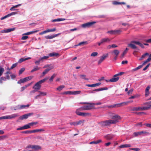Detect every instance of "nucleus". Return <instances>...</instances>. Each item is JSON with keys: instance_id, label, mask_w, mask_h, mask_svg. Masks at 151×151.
I'll list each match as a JSON object with an SVG mask.
<instances>
[{"instance_id": "obj_41", "label": "nucleus", "mask_w": 151, "mask_h": 151, "mask_svg": "<svg viewBox=\"0 0 151 151\" xmlns=\"http://www.w3.org/2000/svg\"><path fill=\"white\" fill-rule=\"evenodd\" d=\"M56 75L55 74H54L51 76L50 78L49 79V81L50 82H52L53 78L55 77Z\"/></svg>"}, {"instance_id": "obj_48", "label": "nucleus", "mask_w": 151, "mask_h": 151, "mask_svg": "<svg viewBox=\"0 0 151 151\" xmlns=\"http://www.w3.org/2000/svg\"><path fill=\"white\" fill-rule=\"evenodd\" d=\"M24 129H28L30 128V125L29 124V123L28 124L24 125Z\"/></svg>"}, {"instance_id": "obj_64", "label": "nucleus", "mask_w": 151, "mask_h": 151, "mask_svg": "<svg viewBox=\"0 0 151 151\" xmlns=\"http://www.w3.org/2000/svg\"><path fill=\"white\" fill-rule=\"evenodd\" d=\"M8 17H9V15L8 14L4 16V17H2L1 18V20H3L6 18Z\"/></svg>"}, {"instance_id": "obj_15", "label": "nucleus", "mask_w": 151, "mask_h": 151, "mask_svg": "<svg viewBox=\"0 0 151 151\" xmlns=\"http://www.w3.org/2000/svg\"><path fill=\"white\" fill-rule=\"evenodd\" d=\"M18 116V114H14L6 116V119L14 118Z\"/></svg>"}, {"instance_id": "obj_6", "label": "nucleus", "mask_w": 151, "mask_h": 151, "mask_svg": "<svg viewBox=\"0 0 151 151\" xmlns=\"http://www.w3.org/2000/svg\"><path fill=\"white\" fill-rule=\"evenodd\" d=\"M100 125L101 127H104L109 126L111 123L110 120H106L105 121H102L98 123Z\"/></svg>"}, {"instance_id": "obj_57", "label": "nucleus", "mask_w": 151, "mask_h": 151, "mask_svg": "<svg viewBox=\"0 0 151 151\" xmlns=\"http://www.w3.org/2000/svg\"><path fill=\"white\" fill-rule=\"evenodd\" d=\"M70 124L71 125H73L74 126L77 125V122H70Z\"/></svg>"}, {"instance_id": "obj_60", "label": "nucleus", "mask_w": 151, "mask_h": 151, "mask_svg": "<svg viewBox=\"0 0 151 151\" xmlns=\"http://www.w3.org/2000/svg\"><path fill=\"white\" fill-rule=\"evenodd\" d=\"M135 113L136 114L138 115H141L142 114H145V113L144 112H135Z\"/></svg>"}, {"instance_id": "obj_1", "label": "nucleus", "mask_w": 151, "mask_h": 151, "mask_svg": "<svg viewBox=\"0 0 151 151\" xmlns=\"http://www.w3.org/2000/svg\"><path fill=\"white\" fill-rule=\"evenodd\" d=\"M134 44L139 45L142 48H144L143 45L140 42L134 40L132 41L130 43L128 44V46L133 49H137V47Z\"/></svg>"}, {"instance_id": "obj_14", "label": "nucleus", "mask_w": 151, "mask_h": 151, "mask_svg": "<svg viewBox=\"0 0 151 151\" xmlns=\"http://www.w3.org/2000/svg\"><path fill=\"white\" fill-rule=\"evenodd\" d=\"M93 108V106L91 105H86L83 106L81 108L82 110H88L91 109Z\"/></svg>"}, {"instance_id": "obj_18", "label": "nucleus", "mask_w": 151, "mask_h": 151, "mask_svg": "<svg viewBox=\"0 0 151 151\" xmlns=\"http://www.w3.org/2000/svg\"><path fill=\"white\" fill-rule=\"evenodd\" d=\"M119 79V78L118 77H114V76L111 79H110V82H115L117 81Z\"/></svg>"}, {"instance_id": "obj_53", "label": "nucleus", "mask_w": 151, "mask_h": 151, "mask_svg": "<svg viewBox=\"0 0 151 151\" xmlns=\"http://www.w3.org/2000/svg\"><path fill=\"white\" fill-rule=\"evenodd\" d=\"M48 68L46 69L48 71L54 68V67L52 65L48 67Z\"/></svg>"}, {"instance_id": "obj_4", "label": "nucleus", "mask_w": 151, "mask_h": 151, "mask_svg": "<svg viewBox=\"0 0 151 151\" xmlns=\"http://www.w3.org/2000/svg\"><path fill=\"white\" fill-rule=\"evenodd\" d=\"M112 119H110L111 124H115L121 119V117L116 114H114L111 117Z\"/></svg>"}, {"instance_id": "obj_29", "label": "nucleus", "mask_w": 151, "mask_h": 151, "mask_svg": "<svg viewBox=\"0 0 151 151\" xmlns=\"http://www.w3.org/2000/svg\"><path fill=\"white\" fill-rule=\"evenodd\" d=\"M81 91H72L71 95H76L79 94L81 93Z\"/></svg>"}, {"instance_id": "obj_2", "label": "nucleus", "mask_w": 151, "mask_h": 151, "mask_svg": "<svg viewBox=\"0 0 151 151\" xmlns=\"http://www.w3.org/2000/svg\"><path fill=\"white\" fill-rule=\"evenodd\" d=\"M151 108V104L148 106L134 107H131L130 110L132 111H144L147 110Z\"/></svg>"}, {"instance_id": "obj_32", "label": "nucleus", "mask_w": 151, "mask_h": 151, "mask_svg": "<svg viewBox=\"0 0 151 151\" xmlns=\"http://www.w3.org/2000/svg\"><path fill=\"white\" fill-rule=\"evenodd\" d=\"M114 137V135L111 134H108L106 136V137L107 139L110 140Z\"/></svg>"}, {"instance_id": "obj_13", "label": "nucleus", "mask_w": 151, "mask_h": 151, "mask_svg": "<svg viewBox=\"0 0 151 151\" xmlns=\"http://www.w3.org/2000/svg\"><path fill=\"white\" fill-rule=\"evenodd\" d=\"M108 56V54L106 55H103L101 58L98 62V64H100Z\"/></svg>"}, {"instance_id": "obj_30", "label": "nucleus", "mask_w": 151, "mask_h": 151, "mask_svg": "<svg viewBox=\"0 0 151 151\" xmlns=\"http://www.w3.org/2000/svg\"><path fill=\"white\" fill-rule=\"evenodd\" d=\"M113 53L114 54L115 56H118L119 53V51L117 50H115L113 51Z\"/></svg>"}, {"instance_id": "obj_45", "label": "nucleus", "mask_w": 151, "mask_h": 151, "mask_svg": "<svg viewBox=\"0 0 151 151\" xmlns=\"http://www.w3.org/2000/svg\"><path fill=\"white\" fill-rule=\"evenodd\" d=\"M22 133L26 134H29L31 133V130H27L22 131Z\"/></svg>"}, {"instance_id": "obj_42", "label": "nucleus", "mask_w": 151, "mask_h": 151, "mask_svg": "<svg viewBox=\"0 0 151 151\" xmlns=\"http://www.w3.org/2000/svg\"><path fill=\"white\" fill-rule=\"evenodd\" d=\"M15 28H11L8 29H6L7 31V32L8 33V32H10L11 31H13L14 30H15Z\"/></svg>"}, {"instance_id": "obj_39", "label": "nucleus", "mask_w": 151, "mask_h": 151, "mask_svg": "<svg viewBox=\"0 0 151 151\" xmlns=\"http://www.w3.org/2000/svg\"><path fill=\"white\" fill-rule=\"evenodd\" d=\"M38 92L40 93V96H45L47 94V93L45 92H42L40 91H38Z\"/></svg>"}, {"instance_id": "obj_21", "label": "nucleus", "mask_w": 151, "mask_h": 151, "mask_svg": "<svg viewBox=\"0 0 151 151\" xmlns=\"http://www.w3.org/2000/svg\"><path fill=\"white\" fill-rule=\"evenodd\" d=\"M29 106V104L27 105H22L19 106H17L18 109H22L26 107H28Z\"/></svg>"}, {"instance_id": "obj_23", "label": "nucleus", "mask_w": 151, "mask_h": 151, "mask_svg": "<svg viewBox=\"0 0 151 151\" xmlns=\"http://www.w3.org/2000/svg\"><path fill=\"white\" fill-rule=\"evenodd\" d=\"M65 20L64 18H58L54 19L52 20V22H60L62 21H64Z\"/></svg>"}, {"instance_id": "obj_61", "label": "nucleus", "mask_w": 151, "mask_h": 151, "mask_svg": "<svg viewBox=\"0 0 151 151\" xmlns=\"http://www.w3.org/2000/svg\"><path fill=\"white\" fill-rule=\"evenodd\" d=\"M28 38V37L27 36H23L22 37L21 39L22 40H25L27 39Z\"/></svg>"}, {"instance_id": "obj_44", "label": "nucleus", "mask_w": 151, "mask_h": 151, "mask_svg": "<svg viewBox=\"0 0 151 151\" xmlns=\"http://www.w3.org/2000/svg\"><path fill=\"white\" fill-rule=\"evenodd\" d=\"M4 71V68L1 67L0 68V76H1L2 75Z\"/></svg>"}, {"instance_id": "obj_31", "label": "nucleus", "mask_w": 151, "mask_h": 151, "mask_svg": "<svg viewBox=\"0 0 151 151\" xmlns=\"http://www.w3.org/2000/svg\"><path fill=\"white\" fill-rule=\"evenodd\" d=\"M79 76L82 79H83L86 80H88V78H86V76L85 75H80Z\"/></svg>"}, {"instance_id": "obj_47", "label": "nucleus", "mask_w": 151, "mask_h": 151, "mask_svg": "<svg viewBox=\"0 0 151 151\" xmlns=\"http://www.w3.org/2000/svg\"><path fill=\"white\" fill-rule=\"evenodd\" d=\"M71 93H72V91H65V92H63V93H62V94H70V95H71Z\"/></svg>"}, {"instance_id": "obj_34", "label": "nucleus", "mask_w": 151, "mask_h": 151, "mask_svg": "<svg viewBox=\"0 0 151 151\" xmlns=\"http://www.w3.org/2000/svg\"><path fill=\"white\" fill-rule=\"evenodd\" d=\"M44 130L43 129H35L32 130H31V133H35L36 132H39L43 131Z\"/></svg>"}, {"instance_id": "obj_36", "label": "nucleus", "mask_w": 151, "mask_h": 151, "mask_svg": "<svg viewBox=\"0 0 151 151\" xmlns=\"http://www.w3.org/2000/svg\"><path fill=\"white\" fill-rule=\"evenodd\" d=\"M139 96H140L139 95L137 94V95H135L134 96H132L129 97V99H132L136 98L139 97Z\"/></svg>"}, {"instance_id": "obj_7", "label": "nucleus", "mask_w": 151, "mask_h": 151, "mask_svg": "<svg viewBox=\"0 0 151 151\" xmlns=\"http://www.w3.org/2000/svg\"><path fill=\"white\" fill-rule=\"evenodd\" d=\"M150 134V133L148 132L145 131H142L139 132H134L133 134V136L134 137H137L138 135H141L142 134L148 135Z\"/></svg>"}, {"instance_id": "obj_35", "label": "nucleus", "mask_w": 151, "mask_h": 151, "mask_svg": "<svg viewBox=\"0 0 151 151\" xmlns=\"http://www.w3.org/2000/svg\"><path fill=\"white\" fill-rule=\"evenodd\" d=\"M65 87V86L64 85H61L60 86L58 87L57 89L59 91H61L62 90V89L63 88Z\"/></svg>"}, {"instance_id": "obj_16", "label": "nucleus", "mask_w": 151, "mask_h": 151, "mask_svg": "<svg viewBox=\"0 0 151 151\" xmlns=\"http://www.w3.org/2000/svg\"><path fill=\"white\" fill-rule=\"evenodd\" d=\"M60 34H58L55 35H47L45 37L46 39H51L54 38Z\"/></svg>"}, {"instance_id": "obj_3", "label": "nucleus", "mask_w": 151, "mask_h": 151, "mask_svg": "<svg viewBox=\"0 0 151 151\" xmlns=\"http://www.w3.org/2000/svg\"><path fill=\"white\" fill-rule=\"evenodd\" d=\"M48 79V78H45L40 81L36 83L33 87V88L34 89L36 90L37 91L40 90L41 87V84Z\"/></svg>"}, {"instance_id": "obj_38", "label": "nucleus", "mask_w": 151, "mask_h": 151, "mask_svg": "<svg viewBox=\"0 0 151 151\" xmlns=\"http://www.w3.org/2000/svg\"><path fill=\"white\" fill-rule=\"evenodd\" d=\"M129 50V49L127 48H126L125 50L123 52V53L121 55V57H123L124 55L127 53V51Z\"/></svg>"}, {"instance_id": "obj_40", "label": "nucleus", "mask_w": 151, "mask_h": 151, "mask_svg": "<svg viewBox=\"0 0 151 151\" xmlns=\"http://www.w3.org/2000/svg\"><path fill=\"white\" fill-rule=\"evenodd\" d=\"M56 30V28H53L52 29H47V32H53L55 31Z\"/></svg>"}, {"instance_id": "obj_50", "label": "nucleus", "mask_w": 151, "mask_h": 151, "mask_svg": "<svg viewBox=\"0 0 151 151\" xmlns=\"http://www.w3.org/2000/svg\"><path fill=\"white\" fill-rule=\"evenodd\" d=\"M81 104H90L91 105H92V104H95L93 103H88V102H83L81 103H80Z\"/></svg>"}, {"instance_id": "obj_12", "label": "nucleus", "mask_w": 151, "mask_h": 151, "mask_svg": "<svg viewBox=\"0 0 151 151\" xmlns=\"http://www.w3.org/2000/svg\"><path fill=\"white\" fill-rule=\"evenodd\" d=\"M76 113L77 115L82 116H85L89 114L88 113L81 112L79 111H78V109L76 110Z\"/></svg>"}, {"instance_id": "obj_49", "label": "nucleus", "mask_w": 151, "mask_h": 151, "mask_svg": "<svg viewBox=\"0 0 151 151\" xmlns=\"http://www.w3.org/2000/svg\"><path fill=\"white\" fill-rule=\"evenodd\" d=\"M25 70L24 68H22L19 71V75L21 74Z\"/></svg>"}, {"instance_id": "obj_52", "label": "nucleus", "mask_w": 151, "mask_h": 151, "mask_svg": "<svg viewBox=\"0 0 151 151\" xmlns=\"http://www.w3.org/2000/svg\"><path fill=\"white\" fill-rule=\"evenodd\" d=\"M17 63H15L12 65L10 68V69H12L14 68L17 65Z\"/></svg>"}, {"instance_id": "obj_58", "label": "nucleus", "mask_w": 151, "mask_h": 151, "mask_svg": "<svg viewBox=\"0 0 151 151\" xmlns=\"http://www.w3.org/2000/svg\"><path fill=\"white\" fill-rule=\"evenodd\" d=\"M130 149L135 151H139L140 150V149L139 148H131Z\"/></svg>"}, {"instance_id": "obj_26", "label": "nucleus", "mask_w": 151, "mask_h": 151, "mask_svg": "<svg viewBox=\"0 0 151 151\" xmlns=\"http://www.w3.org/2000/svg\"><path fill=\"white\" fill-rule=\"evenodd\" d=\"M101 142V140H99L96 141H93L91 142H90L89 143V144H97Z\"/></svg>"}, {"instance_id": "obj_33", "label": "nucleus", "mask_w": 151, "mask_h": 151, "mask_svg": "<svg viewBox=\"0 0 151 151\" xmlns=\"http://www.w3.org/2000/svg\"><path fill=\"white\" fill-rule=\"evenodd\" d=\"M85 122V120H80L79 121H77V125H79L82 124L83 125V123Z\"/></svg>"}, {"instance_id": "obj_51", "label": "nucleus", "mask_w": 151, "mask_h": 151, "mask_svg": "<svg viewBox=\"0 0 151 151\" xmlns=\"http://www.w3.org/2000/svg\"><path fill=\"white\" fill-rule=\"evenodd\" d=\"M49 56H44L40 58V60H42L44 59H47L49 58Z\"/></svg>"}, {"instance_id": "obj_24", "label": "nucleus", "mask_w": 151, "mask_h": 151, "mask_svg": "<svg viewBox=\"0 0 151 151\" xmlns=\"http://www.w3.org/2000/svg\"><path fill=\"white\" fill-rule=\"evenodd\" d=\"M108 89V88L107 87H104L94 90H93V91H100L103 90H107Z\"/></svg>"}, {"instance_id": "obj_55", "label": "nucleus", "mask_w": 151, "mask_h": 151, "mask_svg": "<svg viewBox=\"0 0 151 151\" xmlns=\"http://www.w3.org/2000/svg\"><path fill=\"white\" fill-rule=\"evenodd\" d=\"M38 124V122H32L29 123V124L31 126H32L34 125H36Z\"/></svg>"}, {"instance_id": "obj_17", "label": "nucleus", "mask_w": 151, "mask_h": 151, "mask_svg": "<svg viewBox=\"0 0 151 151\" xmlns=\"http://www.w3.org/2000/svg\"><path fill=\"white\" fill-rule=\"evenodd\" d=\"M150 88V86H148L145 89V96L146 97L148 96L150 94L149 90Z\"/></svg>"}, {"instance_id": "obj_5", "label": "nucleus", "mask_w": 151, "mask_h": 151, "mask_svg": "<svg viewBox=\"0 0 151 151\" xmlns=\"http://www.w3.org/2000/svg\"><path fill=\"white\" fill-rule=\"evenodd\" d=\"M129 102V101L123 102L119 104L112 105L110 106H107L106 107H108V108H117L127 105L128 104V103Z\"/></svg>"}, {"instance_id": "obj_28", "label": "nucleus", "mask_w": 151, "mask_h": 151, "mask_svg": "<svg viewBox=\"0 0 151 151\" xmlns=\"http://www.w3.org/2000/svg\"><path fill=\"white\" fill-rule=\"evenodd\" d=\"M40 68L38 67L37 66H35L34 67L33 69L31 70V72L32 73L34 71H35L39 70Z\"/></svg>"}, {"instance_id": "obj_43", "label": "nucleus", "mask_w": 151, "mask_h": 151, "mask_svg": "<svg viewBox=\"0 0 151 151\" xmlns=\"http://www.w3.org/2000/svg\"><path fill=\"white\" fill-rule=\"evenodd\" d=\"M142 67V65H140L138 67L134 69H133V71H135L141 68Z\"/></svg>"}, {"instance_id": "obj_25", "label": "nucleus", "mask_w": 151, "mask_h": 151, "mask_svg": "<svg viewBox=\"0 0 151 151\" xmlns=\"http://www.w3.org/2000/svg\"><path fill=\"white\" fill-rule=\"evenodd\" d=\"M131 146L130 144H124L122 145H120L119 147L121 148H125V147H129Z\"/></svg>"}, {"instance_id": "obj_56", "label": "nucleus", "mask_w": 151, "mask_h": 151, "mask_svg": "<svg viewBox=\"0 0 151 151\" xmlns=\"http://www.w3.org/2000/svg\"><path fill=\"white\" fill-rule=\"evenodd\" d=\"M17 14V12H12L10 14H8V15H9V17H10L12 15L16 14Z\"/></svg>"}, {"instance_id": "obj_19", "label": "nucleus", "mask_w": 151, "mask_h": 151, "mask_svg": "<svg viewBox=\"0 0 151 151\" xmlns=\"http://www.w3.org/2000/svg\"><path fill=\"white\" fill-rule=\"evenodd\" d=\"M31 59V58L29 57L27 58H21L19 60L18 62L19 63H21L24 61H25V60H28L29 59Z\"/></svg>"}, {"instance_id": "obj_20", "label": "nucleus", "mask_w": 151, "mask_h": 151, "mask_svg": "<svg viewBox=\"0 0 151 151\" xmlns=\"http://www.w3.org/2000/svg\"><path fill=\"white\" fill-rule=\"evenodd\" d=\"M49 56L50 57H58L60 56V55L58 53L53 52L50 53L49 54Z\"/></svg>"}, {"instance_id": "obj_11", "label": "nucleus", "mask_w": 151, "mask_h": 151, "mask_svg": "<svg viewBox=\"0 0 151 151\" xmlns=\"http://www.w3.org/2000/svg\"><path fill=\"white\" fill-rule=\"evenodd\" d=\"M33 114V113H30L27 114H25L20 116L19 119L20 120H23L24 119H27L29 116H30Z\"/></svg>"}, {"instance_id": "obj_37", "label": "nucleus", "mask_w": 151, "mask_h": 151, "mask_svg": "<svg viewBox=\"0 0 151 151\" xmlns=\"http://www.w3.org/2000/svg\"><path fill=\"white\" fill-rule=\"evenodd\" d=\"M6 81V78L5 77H1L0 78V83H2L3 81Z\"/></svg>"}, {"instance_id": "obj_22", "label": "nucleus", "mask_w": 151, "mask_h": 151, "mask_svg": "<svg viewBox=\"0 0 151 151\" xmlns=\"http://www.w3.org/2000/svg\"><path fill=\"white\" fill-rule=\"evenodd\" d=\"M101 40L102 44L107 42H109L110 41V39L108 38H103L101 39Z\"/></svg>"}, {"instance_id": "obj_54", "label": "nucleus", "mask_w": 151, "mask_h": 151, "mask_svg": "<svg viewBox=\"0 0 151 151\" xmlns=\"http://www.w3.org/2000/svg\"><path fill=\"white\" fill-rule=\"evenodd\" d=\"M98 55V53L97 52H94L92 53L91 55V56H95Z\"/></svg>"}, {"instance_id": "obj_46", "label": "nucleus", "mask_w": 151, "mask_h": 151, "mask_svg": "<svg viewBox=\"0 0 151 151\" xmlns=\"http://www.w3.org/2000/svg\"><path fill=\"white\" fill-rule=\"evenodd\" d=\"M124 72H120L114 75V77H118V76H121L124 74Z\"/></svg>"}, {"instance_id": "obj_62", "label": "nucleus", "mask_w": 151, "mask_h": 151, "mask_svg": "<svg viewBox=\"0 0 151 151\" xmlns=\"http://www.w3.org/2000/svg\"><path fill=\"white\" fill-rule=\"evenodd\" d=\"M150 65V63L148 64L147 65L145 68H143V70L144 71H145V70H146L147 69V68H148V67Z\"/></svg>"}, {"instance_id": "obj_59", "label": "nucleus", "mask_w": 151, "mask_h": 151, "mask_svg": "<svg viewBox=\"0 0 151 151\" xmlns=\"http://www.w3.org/2000/svg\"><path fill=\"white\" fill-rule=\"evenodd\" d=\"M30 84H29L26 85L22 87V91L24 90L26 88H27L28 86L30 85Z\"/></svg>"}, {"instance_id": "obj_8", "label": "nucleus", "mask_w": 151, "mask_h": 151, "mask_svg": "<svg viewBox=\"0 0 151 151\" xmlns=\"http://www.w3.org/2000/svg\"><path fill=\"white\" fill-rule=\"evenodd\" d=\"M33 77V76H31L21 79L17 82V83L18 84H21L22 83L25 82L26 81L32 79Z\"/></svg>"}, {"instance_id": "obj_9", "label": "nucleus", "mask_w": 151, "mask_h": 151, "mask_svg": "<svg viewBox=\"0 0 151 151\" xmlns=\"http://www.w3.org/2000/svg\"><path fill=\"white\" fill-rule=\"evenodd\" d=\"M122 32V30L120 29L116 30H111L109 31H108L107 32V33H110L111 35H119Z\"/></svg>"}, {"instance_id": "obj_63", "label": "nucleus", "mask_w": 151, "mask_h": 151, "mask_svg": "<svg viewBox=\"0 0 151 151\" xmlns=\"http://www.w3.org/2000/svg\"><path fill=\"white\" fill-rule=\"evenodd\" d=\"M86 86L88 87H94V85L93 84H86Z\"/></svg>"}, {"instance_id": "obj_10", "label": "nucleus", "mask_w": 151, "mask_h": 151, "mask_svg": "<svg viewBox=\"0 0 151 151\" xmlns=\"http://www.w3.org/2000/svg\"><path fill=\"white\" fill-rule=\"evenodd\" d=\"M96 23V22H88L82 24V27L84 28L89 27Z\"/></svg>"}, {"instance_id": "obj_27", "label": "nucleus", "mask_w": 151, "mask_h": 151, "mask_svg": "<svg viewBox=\"0 0 151 151\" xmlns=\"http://www.w3.org/2000/svg\"><path fill=\"white\" fill-rule=\"evenodd\" d=\"M88 42L87 41H84V42H80L78 44V45H77L76 46H80L81 45H86L88 44Z\"/></svg>"}]
</instances>
